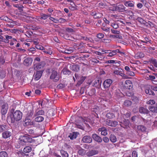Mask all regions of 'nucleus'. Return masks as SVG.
Instances as JSON below:
<instances>
[{
  "label": "nucleus",
  "instance_id": "obj_1",
  "mask_svg": "<svg viewBox=\"0 0 157 157\" xmlns=\"http://www.w3.org/2000/svg\"><path fill=\"white\" fill-rule=\"evenodd\" d=\"M22 113L19 110H16L13 114L7 117V121H10L11 123H14L15 121H19L21 119Z\"/></svg>",
  "mask_w": 157,
  "mask_h": 157
},
{
  "label": "nucleus",
  "instance_id": "obj_2",
  "mask_svg": "<svg viewBox=\"0 0 157 157\" xmlns=\"http://www.w3.org/2000/svg\"><path fill=\"white\" fill-rule=\"evenodd\" d=\"M19 140V143L22 145H26L27 143H32L34 141V140L28 135L20 136Z\"/></svg>",
  "mask_w": 157,
  "mask_h": 157
},
{
  "label": "nucleus",
  "instance_id": "obj_3",
  "mask_svg": "<svg viewBox=\"0 0 157 157\" xmlns=\"http://www.w3.org/2000/svg\"><path fill=\"white\" fill-rule=\"evenodd\" d=\"M118 124V123L117 121H113L109 120L105 121L103 123V124L105 125H107L113 127H116Z\"/></svg>",
  "mask_w": 157,
  "mask_h": 157
},
{
  "label": "nucleus",
  "instance_id": "obj_4",
  "mask_svg": "<svg viewBox=\"0 0 157 157\" xmlns=\"http://www.w3.org/2000/svg\"><path fill=\"white\" fill-rule=\"evenodd\" d=\"M113 82V81L111 79H108L105 80L103 83V86L105 89L109 88Z\"/></svg>",
  "mask_w": 157,
  "mask_h": 157
},
{
  "label": "nucleus",
  "instance_id": "obj_5",
  "mask_svg": "<svg viewBox=\"0 0 157 157\" xmlns=\"http://www.w3.org/2000/svg\"><path fill=\"white\" fill-rule=\"evenodd\" d=\"M50 78L51 79H53L55 82L58 81L59 80V78L57 75V72L56 71H53L50 77Z\"/></svg>",
  "mask_w": 157,
  "mask_h": 157
},
{
  "label": "nucleus",
  "instance_id": "obj_6",
  "mask_svg": "<svg viewBox=\"0 0 157 157\" xmlns=\"http://www.w3.org/2000/svg\"><path fill=\"white\" fill-rule=\"evenodd\" d=\"M42 72L41 71H37L36 73H34L33 75V78L35 81L38 80L41 77Z\"/></svg>",
  "mask_w": 157,
  "mask_h": 157
},
{
  "label": "nucleus",
  "instance_id": "obj_7",
  "mask_svg": "<svg viewBox=\"0 0 157 157\" xmlns=\"http://www.w3.org/2000/svg\"><path fill=\"white\" fill-rule=\"evenodd\" d=\"M116 11L118 12H123L125 10V7L122 4L116 5Z\"/></svg>",
  "mask_w": 157,
  "mask_h": 157
},
{
  "label": "nucleus",
  "instance_id": "obj_8",
  "mask_svg": "<svg viewBox=\"0 0 157 157\" xmlns=\"http://www.w3.org/2000/svg\"><path fill=\"white\" fill-rule=\"evenodd\" d=\"M82 140L84 143H90L92 141V139L89 136H86L83 137Z\"/></svg>",
  "mask_w": 157,
  "mask_h": 157
},
{
  "label": "nucleus",
  "instance_id": "obj_9",
  "mask_svg": "<svg viewBox=\"0 0 157 157\" xmlns=\"http://www.w3.org/2000/svg\"><path fill=\"white\" fill-rule=\"evenodd\" d=\"M124 86L127 89H130L132 87V84L131 81L129 80L125 81L124 83Z\"/></svg>",
  "mask_w": 157,
  "mask_h": 157
},
{
  "label": "nucleus",
  "instance_id": "obj_10",
  "mask_svg": "<svg viewBox=\"0 0 157 157\" xmlns=\"http://www.w3.org/2000/svg\"><path fill=\"white\" fill-rule=\"evenodd\" d=\"M123 70L121 68H118L117 70H115L114 71L113 73L117 75H118L121 76L123 77L125 75L124 74L122 73Z\"/></svg>",
  "mask_w": 157,
  "mask_h": 157
},
{
  "label": "nucleus",
  "instance_id": "obj_11",
  "mask_svg": "<svg viewBox=\"0 0 157 157\" xmlns=\"http://www.w3.org/2000/svg\"><path fill=\"white\" fill-rule=\"evenodd\" d=\"M44 111L43 110H36L34 113V116L35 117L40 116L41 115H44Z\"/></svg>",
  "mask_w": 157,
  "mask_h": 157
},
{
  "label": "nucleus",
  "instance_id": "obj_12",
  "mask_svg": "<svg viewBox=\"0 0 157 157\" xmlns=\"http://www.w3.org/2000/svg\"><path fill=\"white\" fill-rule=\"evenodd\" d=\"M7 107L6 104H3L2 105L1 110V114L2 115H5L7 112Z\"/></svg>",
  "mask_w": 157,
  "mask_h": 157
},
{
  "label": "nucleus",
  "instance_id": "obj_13",
  "mask_svg": "<svg viewBox=\"0 0 157 157\" xmlns=\"http://www.w3.org/2000/svg\"><path fill=\"white\" fill-rule=\"evenodd\" d=\"M92 137L94 140L97 142H101L102 141L101 138L96 134H93L92 135Z\"/></svg>",
  "mask_w": 157,
  "mask_h": 157
},
{
  "label": "nucleus",
  "instance_id": "obj_14",
  "mask_svg": "<svg viewBox=\"0 0 157 157\" xmlns=\"http://www.w3.org/2000/svg\"><path fill=\"white\" fill-rule=\"evenodd\" d=\"M33 60L30 58H28L25 59L24 61V64L26 66H28L31 65L32 63Z\"/></svg>",
  "mask_w": 157,
  "mask_h": 157
},
{
  "label": "nucleus",
  "instance_id": "obj_15",
  "mask_svg": "<svg viewBox=\"0 0 157 157\" xmlns=\"http://www.w3.org/2000/svg\"><path fill=\"white\" fill-rule=\"evenodd\" d=\"M123 124H120L121 126L124 128H127L128 127L129 124V120L124 119L123 120Z\"/></svg>",
  "mask_w": 157,
  "mask_h": 157
},
{
  "label": "nucleus",
  "instance_id": "obj_16",
  "mask_svg": "<svg viewBox=\"0 0 157 157\" xmlns=\"http://www.w3.org/2000/svg\"><path fill=\"white\" fill-rule=\"evenodd\" d=\"M98 153V151L95 150H92L88 151L86 155L88 156H91L97 154Z\"/></svg>",
  "mask_w": 157,
  "mask_h": 157
},
{
  "label": "nucleus",
  "instance_id": "obj_17",
  "mask_svg": "<svg viewBox=\"0 0 157 157\" xmlns=\"http://www.w3.org/2000/svg\"><path fill=\"white\" fill-rule=\"evenodd\" d=\"M51 16V14L47 15L43 13H41L40 14V16L38 17L37 18L38 19L46 20L48 17H49L50 18Z\"/></svg>",
  "mask_w": 157,
  "mask_h": 157
},
{
  "label": "nucleus",
  "instance_id": "obj_18",
  "mask_svg": "<svg viewBox=\"0 0 157 157\" xmlns=\"http://www.w3.org/2000/svg\"><path fill=\"white\" fill-rule=\"evenodd\" d=\"M98 131L99 132H101V134L102 135L105 136L107 134V130L106 128L104 127L99 128Z\"/></svg>",
  "mask_w": 157,
  "mask_h": 157
},
{
  "label": "nucleus",
  "instance_id": "obj_19",
  "mask_svg": "<svg viewBox=\"0 0 157 157\" xmlns=\"http://www.w3.org/2000/svg\"><path fill=\"white\" fill-rule=\"evenodd\" d=\"M70 69L71 70L76 72H77L79 70V67L77 65H73L70 66Z\"/></svg>",
  "mask_w": 157,
  "mask_h": 157
},
{
  "label": "nucleus",
  "instance_id": "obj_20",
  "mask_svg": "<svg viewBox=\"0 0 157 157\" xmlns=\"http://www.w3.org/2000/svg\"><path fill=\"white\" fill-rule=\"evenodd\" d=\"M74 50V48L70 47L65 49L64 51H63L62 52L65 53L69 54L73 52Z\"/></svg>",
  "mask_w": 157,
  "mask_h": 157
},
{
  "label": "nucleus",
  "instance_id": "obj_21",
  "mask_svg": "<svg viewBox=\"0 0 157 157\" xmlns=\"http://www.w3.org/2000/svg\"><path fill=\"white\" fill-rule=\"evenodd\" d=\"M11 135V133L9 131L4 132L2 133V137L5 139L9 137Z\"/></svg>",
  "mask_w": 157,
  "mask_h": 157
},
{
  "label": "nucleus",
  "instance_id": "obj_22",
  "mask_svg": "<svg viewBox=\"0 0 157 157\" xmlns=\"http://www.w3.org/2000/svg\"><path fill=\"white\" fill-rule=\"evenodd\" d=\"M139 111L140 113L143 114H147L149 112L147 109L143 107H141L140 108Z\"/></svg>",
  "mask_w": 157,
  "mask_h": 157
},
{
  "label": "nucleus",
  "instance_id": "obj_23",
  "mask_svg": "<svg viewBox=\"0 0 157 157\" xmlns=\"http://www.w3.org/2000/svg\"><path fill=\"white\" fill-rule=\"evenodd\" d=\"M34 113V111L33 110L28 111L26 115V118L27 119H30V118L31 117Z\"/></svg>",
  "mask_w": 157,
  "mask_h": 157
},
{
  "label": "nucleus",
  "instance_id": "obj_24",
  "mask_svg": "<svg viewBox=\"0 0 157 157\" xmlns=\"http://www.w3.org/2000/svg\"><path fill=\"white\" fill-rule=\"evenodd\" d=\"M101 84V82H100L99 80H95L93 83V86H95L98 88H99L100 87Z\"/></svg>",
  "mask_w": 157,
  "mask_h": 157
},
{
  "label": "nucleus",
  "instance_id": "obj_25",
  "mask_svg": "<svg viewBox=\"0 0 157 157\" xmlns=\"http://www.w3.org/2000/svg\"><path fill=\"white\" fill-rule=\"evenodd\" d=\"M43 67V65L42 62L35 63L34 66V69H40Z\"/></svg>",
  "mask_w": 157,
  "mask_h": 157
},
{
  "label": "nucleus",
  "instance_id": "obj_26",
  "mask_svg": "<svg viewBox=\"0 0 157 157\" xmlns=\"http://www.w3.org/2000/svg\"><path fill=\"white\" fill-rule=\"evenodd\" d=\"M149 110L154 113H157V103L154 106H151L149 107Z\"/></svg>",
  "mask_w": 157,
  "mask_h": 157
},
{
  "label": "nucleus",
  "instance_id": "obj_27",
  "mask_svg": "<svg viewBox=\"0 0 157 157\" xmlns=\"http://www.w3.org/2000/svg\"><path fill=\"white\" fill-rule=\"evenodd\" d=\"M35 119V121L38 122H41L44 120V118L41 116H36Z\"/></svg>",
  "mask_w": 157,
  "mask_h": 157
},
{
  "label": "nucleus",
  "instance_id": "obj_28",
  "mask_svg": "<svg viewBox=\"0 0 157 157\" xmlns=\"http://www.w3.org/2000/svg\"><path fill=\"white\" fill-rule=\"evenodd\" d=\"M137 129L140 131L144 132L146 130V128L143 125H139L137 126Z\"/></svg>",
  "mask_w": 157,
  "mask_h": 157
},
{
  "label": "nucleus",
  "instance_id": "obj_29",
  "mask_svg": "<svg viewBox=\"0 0 157 157\" xmlns=\"http://www.w3.org/2000/svg\"><path fill=\"white\" fill-rule=\"evenodd\" d=\"M7 128V126L5 124H0V132H2L6 130Z\"/></svg>",
  "mask_w": 157,
  "mask_h": 157
},
{
  "label": "nucleus",
  "instance_id": "obj_30",
  "mask_svg": "<svg viewBox=\"0 0 157 157\" xmlns=\"http://www.w3.org/2000/svg\"><path fill=\"white\" fill-rule=\"evenodd\" d=\"M124 5L127 7H133L134 6V4L131 2H126L124 3Z\"/></svg>",
  "mask_w": 157,
  "mask_h": 157
},
{
  "label": "nucleus",
  "instance_id": "obj_31",
  "mask_svg": "<svg viewBox=\"0 0 157 157\" xmlns=\"http://www.w3.org/2000/svg\"><path fill=\"white\" fill-rule=\"evenodd\" d=\"M116 5L115 4L110 5L109 6V9L112 11H116Z\"/></svg>",
  "mask_w": 157,
  "mask_h": 157
},
{
  "label": "nucleus",
  "instance_id": "obj_32",
  "mask_svg": "<svg viewBox=\"0 0 157 157\" xmlns=\"http://www.w3.org/2000/svg\"><path fill=\"white\" fill-rule=\"evenodd\" d=\"M32 148L29 146H27L25 147L23 151L25 153H29L32 151Z\"/></svg>",
  "mask_w": 157,
  "mask_h": 157
},
{
  "label": "nucleus",
  "instance_id": "obj_33",
  "mask_svg": "<svg viewBox=\"0 0 157 157\" xmlns=\"http://www.w3.org/2000/svg\"><path fill=\"white\" fill-rule=\"evenodd\" d=\"M60 153L63 157H68V154L66 151L62 150L60 151Z\"/></svg>",
  "mask_w": 157,
  "mask_h": 157
},
{
  "label": "nucleus",
  "instance_id": "obj_34",
  "mask_svg": "<svg viewBox=\"0 0 157 157\" xmlns=\"http://www.w3.org/2000/svg\"><path fill=\"white\" fill-rule=\"evenodd\" d=\"M77 136L75 132H73L72 133H70L69 136V137H70L71 140H73L75 139Z\"/></svg>",
  "mask_w": 157,
  "mask_h": 157
},
{
  "label": "nucleus",
  "instance_id": "obj_35",
  "mask_svg": "<svg viewBox=\"0 0 157 157\" xmlns=\"http://www.w3.org/2000/svg\"><path fill=\"white\" fill-rule=\"evenodd\" d=\"M23 17L25 18V19H24V21H26L27 22H28L29 21L32 20L33 18L32 17L26 16H24Z\"/></svg>",
  "mask_w": 157,
  "mask_h": 157
},
{
  "label": "nucleus",
  "instance_id": "obj_36",
  "mask_svg": "<svg viewBox=\"0 0 157 157\" xmlns=\"http://www.w3.org/2000/svg\"><path fill=\"white\" fill-rule=\"evenodd\" d=\"M110 140L113 143L117 141V138L113 135H111L110 136Z\"/></svg>",
  "mask_w": 157,
  "mask_h": 157
},
{
  "label": "nucleus",
  "instance_id": "obj_37",
  "mask_svg": "<svg viewBox=\"0 0 157 157\" xmlns=\"http://www.w3.org/2000/svg\"><path fill=\"white\" fill-rule=\"evenodd\" d=\"M86 153V150L83 149H81L78 151V154L79 155H83L85 154Z\"/></svg>",
  "mask_w": 157,
  "mask_h": 157
},
{
  "label": "nucleus",
  "instance_id": "obj_38",
  "mask_svg": "<svg viewBox=\"0 0 157 157\" xmlns=\"http://www.w3.org/2000/svg\"><path fill=\"white\" fill-rule=\"evenodd\" d=\"M106 117L109 119H112L115 117L114 114L112 113H108L106 115Z\"/></svg>",
  "mask_w": 157,
  "mask_h": 157
},
{
  "label": "nucleus",
  "instance_id": "obj_39",
  "mask_svg": "<svg viewBox=\"0 0 157 157\" xmlns=\"http://www.w3.org/2000/svg\"><path fill=\"white\" fill-rule=\"evenodd\" d=\"M132 102L131 101L129 100H125L124 103V105L125 106H128L131 105Z\"/></svg>",
  "mask_w": 157,
  "mask_h": 157
},
{
  "label": "nucleus",
  "instance_id": "obj_40",
  "mask_svg": "<svg viewBox=\"0 0 157 157\" xmlns=\"http://www.w3.org/2000/svg\"><path fill=\"white\" fill-rule=\"evenodd\" d=\"M6 73L5 70L0 71V78H4L6 76Z\"/></svg>",
  "mask_w": 157,
  "mask_h": 157
},
{
  "label": "nucleus",
  "instance_id": "obj_41",
  "mask_svg": "<svg viewBox=\"0 0 157 157\" xmlns=\"http://www.w3.org/2000/svg\"><path fill=\"white\" fill-rule=\"evenodd\" d=\"M145 92L146 93V94H149V95H155V94L154 93V92L151 90L149 89H145Z\"/></svg>",
  "mask_w": 157,
  "mask_h": 157
},
{
  "label": "nucleus",
  "instance_id": "obj_42",
  "mask_svg": "<svg viewBox=\"0 0 157 157\" xmlns=\"http://www.w3.org/2000/svg\"><path fill=\"white\" fill-rule=\"evenodd\" d=\"M49 20L52 21L53 22L56 23H58V19H57L54 18V17H51V16L50 17V18H49Z\"/></svg>",
  "mask_w": 157,
  "mask_h": 157
},
{
  "label": "nucleus",
  "instance_id": "obj_43",
  "mask_svg": "<svg viewBox=\"0 0 157 157\" xmlns=\"http://www.w3.org/2000/svg\"><path fill=\"white\" fill-rule=\"evenodd\" d=\"M86 78V77H81L80 80L78 81L77 84L79 85H80L83 83V82L84 81Z\"/></svg>",
  "mask_w": 157,
  "mask_h": 157
},
{
  "label": "nucleus",
  "instance_id": "obj_44",
  "mask_svg": "<svg viewBox=\"0 0 157 157\" xmlns=\"http://www.w3.org/2000/svg\"><path fill=\"white\" fill-rule=\"evenodd\" d=\"M7 154L5 151H2L0 152V157H7Z\"/></svg>",
  "mask_w": 157,
  "mask_h": 157
},
{
  "label": "nucleus",
  "instance_id": "obj_45",
  "mask_svg": "<svg viewBox=\"0 0 157 157\" xmlns=\"http://www.w3.org/2000/svg\"><path fill=\"white\" fill-rule=\"evenodd\" d=\"M63 74L65 75H69L71 73L70 71L67 69H63Z\"/></svg>",
  "mask_w": 157,
  "mask_h": 157
},
{
  "label": "nucleus",
  "instance_id": "obj_46",
  "mask_svg": "<svg viewBox=\"0 0 157 157\" xmlns=\"http://www.w3.org/2000/svg\"><path fill=\"white\" fill-rule=\"evenodd\" d=\"M5 36L6 37V41H4V42L6 43H8L9 42V40L12 38V36H8L7 35H5Z\"/></svg>",
  "mask_w": 157,
  "mask_h": 157
},
{
  "label": "nucleus",
  "instance_id": "obj_47",
  "mask_svg": "<svg viewBox=\"0 0 157 157\" xmlns=\"http://www.w3.org/2000/svg\"><path fill=\"white\" fill-rule=\"evenodd\" d=\"M111 25L115 29H117L118 27V25L117 24L115 23H111Z\"/></svg>",
  "mask_w": 157,
  "mask_h": 157
},
{
  "label": "nucleus",
  "instance_id": "obj_48",
  "mask_svg": "<svg viewBox=\"0 0 157 157\" xmlns=\"http://www.w3.org/2000/svg\"><path fill=\"white\" fill-rule=\"evenodd\" d=\"M102 29L107 33H109L110 32V28H109L103 27L101 28Z\"/></svg>",
  "mask_w": 157,
  "mask_h": 157
},
{
  "label": "nucleus",
  "instance_id": "obj_49",
  "mask_svg": "<svg viewBox=\"0 0 157 157\" xmlns=\"http://www.w3.org/2000/svg\"><path fill=\"white\" fill-rule=\"evenodd\" d=\"M66 29L69 33H72L74 32V30L71 28H66Z\"/></svg>",
  "mask_w": 157,
  "mask_h": 157
},
{
  "label": "nucleus",
  "instance_id": "obj_50",
  "mask_svg": "<svg viewBox=\"0 0 157 157\" xmlns=\"http://www.w3.org/2000/svg\"><path fill=\"white\" fill-rule=\"evenodd\" d=\"M111 40L109 39H103L102 40V42L105 43H109L111 42Z\"/></svg>",
  "mask_w": 157,
  "mask_h": 157
},
{
  "label": "nucleus",
  "instance_id": "obj_51",
  "mask_svg": "<svg viewBox=\"0 0 157 157\" xmlns=\"http://www.w3.org/2000/svg\"><path fill=\"white\" fill-rule=\"evenodd\" d=\"M36 47L38 49L42 50L43 51L44 50V48L41 45H36Z\"/></svg>",
  "mask_w": 157,
  "mask_h": 157
},
{
  "label": "nucleus",
  "instance_id": "obj_52",
  "mask_svg": "<svg viewBox=\"0 0 157 157\" xmlns=\"http://www.w3.org/2000/svg\"><path fill=\"white\" fill-rule=\"evenodd\" d=\"M58 23H64L66 21V20L65 19L61 18L58 19Z\"/></svg>",
  "mask_w": 157,
  "mask_h": 157
},
{
  "label": "nucleus",
  "instance_id": "obj_53",
  "mask_svg": "<svg viewBox=\"0 0 157 157\" xmlns=\"http://www.w3.org/2000/svg\"><path fill=\"white\" fill-rule=\"evenodd\" d=\"M104 36V35L102 33H99L97 35V37L100 39L103 38Z\"/></svg>",
  "mask_w": 157,
  "mask_h": 157
},
{
  "label": "nucleus",
  "instance_id": "obj_54",
  "mask_svg": "<svg viewBox=\"0 0 157 157\" xmlns=\"http://www.w3.org/2000/svg\"><path fill=\"white\" fill-rule=\"evenodd\" d=\"M115 55L114 52H113V51H112L111 52H109V54L107 55V56L111 57Z\"/></svg>",
  "mask_w": 157,
  "mask_h": 157
},
{
  "label": "nucleus",
  "instance_id": "obj_55",
  "mask_svg": "<svg viewBox=\"0 0 157 157\" xmlns=\"http://www.w3.org/2000/svg\"><path fill=\"white\" fill-rule=\"evenodd\" d=\"M132 157H137V153L136 151H133L132 153Z\"/></svg>",
  "mask_w": 157,
  "mask_h": 157
},
{
  "label": "nucleus",
  "instance_id": "obj_56",
  "mask_svg": "<svg viewBox=\"0 0 157 157\" xmlns=\"http://www.w3.org/2000/svg\"><path fill=\"white\" fill-rule=\"evenodd\" d=\"M155 103V101L153 100H150L147 102V103L149 104L153 105Z\"/></svg>",
  "mask_w": 157,
  "mask_h": 157
},
{
  "label": "nucleus",
  "instance_id": "obj_57",
  "mask_svg": "<svg viewBox=\"0 0 157 157\" xmlns=\"http://www.w3.org/2000/svg\"><path fill=\"white\" fill-rule=\"evenodd\" d=\"M144 39L146 41V43H151V40L149 38L145 37Z\"/></svg>",
  "mask_w": 157,
  "mask_h": 157
},
{
  "label": "nucleus",
  "instance_id": "obj_58",
  "mask_svg": "<svg viewBox=\"0 0 157 157\" xmlns=\"http://www.w3.org/2000/svg\"><path fill=\"white\" fill-rule=\"evenodd\" d=\"M127 74L128 75L131 76H134L135 75L134 73L130 70L127 72Z\"/></svg>",
  "mask_w": 157,
  "mask_h": 157
},
{
  "label": "nucleus",
  "instance_id": "obj_59",
  "mask_svg": "<svg viewBox=\"0 0 157 157\" xmlns=\"http://www.w3.org/2000/svg\"><path fill=\"white\" fill-rule=\"evenodd\" d=\"M111 31L112 32V33L113 34H119L120 33V32L118 31L115 30L113 29H111Z\"/></svg>",
  "mask_w": 157,
  "mask_h": 157
},
{
  "label": "nucleus",
  "instance_id": "obj_60",
  "mask_svg": "<svg viewBox=\"0 0 157 157\" xmlns=\"http://www.w3.org/2000/svg\"><path fill=\"white\" fill-rule=\"evenodd\" d=\"M150 62L151 63H152L153 65L157 62L156 60L155 59H151L150 60Z\"/></svg>",
  "mask_w": 157,
  "mask_h": 157
},
{
  "label": "nucleus",
  "instance_id": "obj_61",
  "mask_svg": "<svg viewBox=\"0 0 157 157\" xmlns=\"http://www.w3.org/2000/svg\"><path fill=\"white\" fill-rule=\"evenodd\" d=\"M67 1L70 2V5L71 6H73L74 7V6H76L75 4L72 1L67 0Z\"/></svg>",
  "mask_w": 157,
  "mask_h": 157
},
{
  "label": "nucleus",
  "instance_id": "obj_62",
  "mask_svg": "<svg viewBox=\"0 0 157 157\" xmlns=\"http://www.w3.org/2000/svg\"><path fill=\"white\" fill-rule=\"evenodd\" d=\"M103 141L105 143H107L109 141V138L106 137H103Z\"/></svg>",
  "mask_w": 157,
  "mask_h": 157
},
{
  "label": "nucleus",
  "instance_id": "obj_63",
  "mask_svg": "<svg viewBox=\"0 0 157 157\" xmlns=\"http://www.w3.org/2000/svg\"><path fill=\"white\" fill-rule=\"evenodd\" d=\"M93 16H94V17L95 18H96L97 17H99V16H97V14L95 12H93L91 14Z\"/></svg>",
  "mask_w": 157,
  "mask_h": 157
},
{
  "label": "nucleus",
  "instance_id": "obj_64",
  "mask_svg": "<svg viewBox=\"0 0 157 157\" xmlns=\"http://www.w3.org/2000/svg\"><path fill=\"white\" fill-rule=\"evenodd\" d=\"M43 52L45 53L48 54L49 55H51L52 53V52L51 51H47L46 50H45L44 49V50H43Z\"/></svg>",
  "mask_w": 157,
  "mask_h": 157
}]
</instances>
